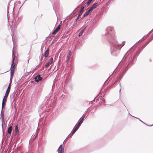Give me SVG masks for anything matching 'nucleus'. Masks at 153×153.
Listing matches in <instances>:
<instances>
[{
    "label": "nucleus",
    "mask_w": 153,
    "mask_h": 153,
    "mask_svg": "<svg viewBox=\"0 0 153 153\" xmlns=\"http://www.w3.org/2000/svg\"><path fill=\"white\" fill-rule=\"evenodd\" d=\"M10 85H9L7 89L5 95L4 96L2 104V109L4 108V105L5 103L6 102V99L8 95L9 94V93L10 92Z\"/></svg>",
    "instance_id": "nucleus-1"
},
{
    "label": "nucleus",
    "mask_w": 153,
    "mask_h": 153,
    "mask_svg": "<svg viewBox=\"0 0 153 153\" xmlns=\"http://www.w3.org/2000/svg\"><path fill=\"white\" fill-rule=\"evenodd\" d=\"M15 58H13V59L12 64H11V67L10 68V77L11 78L13 76L14 74V66H15V65L14 64V60Z\"/></svg>",
    "instance_id": "nucleus-2"
},
{
    "label": "nucleus",
    "mask_w": 153,
    "mask_h": 153,
    "mask_svg": "<svg viewBox=\"0 0 153 153\" xmlns=\"http://www.w3.org/2000/svg\"><path fill=\"white\" fill-rule=\"evenodd\" d=\"M63 146H64L62 145H61L60 146L57 150L58 153H64V148Z\"/></svg>",
    "instance_id": "nucleus-3"
},
{
    "label": "nucleus",
    "mask_w": 153,
    "mask_h": 153,
    "mask_svg": "<svg viewBox=\"0 0 153 153\" xmlns=\"http://www.w3.org/2000/svg\"><path fill=\"white\" fill-rule=\"evenodd\" d=\"M60 25H59L56 28L54 31L52 32V34H55L57 33L60 29Z\"/></svg>",
    "instance_id": "nucleus-4"
},
{
    "label": "nucleus",
    "mask_w": 153,
    "mask_h": 153,
    "mask_svg": "<svg viewBox=\"0 0 153 153\" xmlns=\"http://www.w3.org/2000/svg\"><path fill=\"white\" fill-rule=\"evenodd\" d=\"M42 79V78L39 75L37 76L35 78V80L37 82H38L40 81H41Z\"/></svg>",
    "instance_id": "nucleus-5"
},
{
    "label": "nucleus",
    "mask_w": 153,
    "mask_h": 153,
    "mask_svg": "<svg viewBox=\"0 0 153 153\" xmlns=\"http://www.w3.org/2000/svg\"><path fill=\"white\" fill-rule=\"evenodd\" d=\"M97 3H95L94 4L92 7L90 9L92 11L93 9L95 8L97 6Z\"/></svg>",
    "instance_id": "nucleus-6"
},
{
    "label": "nucleus",
    "mask_w": 153,
    "mask_h": 153,
    "mask_svg": "<svg viewBox=\"0 0 153 153\" xmlns=\"http://www.w3.org/2000/svg\"><path fill=\"white\" fill-rule=\"evenodd\" d=\"M92 11L89 9L87 11L85 12L83 15V16L85 17L88 15L90 13H91Z\"/></svg>",
    "instance_id": "nucleus-7"
},
{
    "label": "nucleus",
    "mask_w": 153,
    "mask_h": 153,
    "mask_svg": "<svg viewBox=\"0 0 153 153\" xmlns=\"http://www.w3.org/2000/svg\"><path fill=\"white\" fill-rule=\"evenodd\" d=\"M85 117V116H84V117H83L81 119V120L78 123V125H77V126L78 127H79V126H80V125H81V124H82V122H83V120L84 118Z\"/></svg>",
    "instance_id": "nucleus-8"
},
{
    "label": "nucleus",
    "mask_w": 153,
    "mask_h": 153,
    "mask_svg": "<svg viewBox=\"0 0 153 153\" xmlns=\"http://www.w3.org/2000/svg\"><path fill=\"white\" fill-rule=\"evenodd\" d=\"M49 54V50L48 49L44 53V56L45 57H47Z\"/></svg>",
    "instance_id": "nucleus-9"
},
{
    "label": "nucleus",
    "mask_w": 153,
    "mask_h": 153,
    "mask_svg": "<svg viewBox=\"0 0 153 153\" xmlns=\"http://www.w3.org/2000/svg\"><path fill=\"white\" fill-rule=\"evenodd\" d=\"M84 8V7H82L81 9L80 10V11L79 13V16H81L83 13V10Z\"/></svg>",
    "instance_id": "nucleus-10"
},
{
    "label": "nucleus",
    "mask_w": 153,
    "mask_h": 153,
    "mask_svg": "<svg viewBox=\"0 0 153 153\" xmlns=\"http://www.w3.org/2000/svg\"><path fill=\"white\" fill-rule=\"evenodd\" d=\"M12 129V126H10L8 128L7 130L8 133L10 134L11 132V131Z\"/></svg>",
    "instance_id": "nucleus-11"
},
{
    "label": "nucleus",
    "mask_w": 153,
    "mask_h": 153,
    "mask_svg": "<svg viewBox=\"0 0 153 153\" xmlns=\"http://www.w3.org/2000/svg\"><path fill=\"white\" fill-rule=\"evenodd\" d=\"M71 54V51H69V52H68V55L67 56V59L66 61H68V60H69V58L70 57Z\"/></svg>",
    "instance_id": "nucleus-12"
},
{
    "label": "nucleus",
    "mask_w": 153,
    "mask_h": 153,
    "mask_svg": "<svg viewBox=\"0 0 153 153\" xmlns=\"http://www.w3.org/2000/svg\"><path fill=\"white\" fill-rule=\"evenodd\" d=\"M85 29H83V30H82L79 33V36H81L82 35L83 33L85 31Z\"/></svg>",
    "instance_id": "nucleus-13"
},
{
    "label": "nucleus",
    "mask_w": 153,
    "mask_h": 153,
    "mask_svg": "<svg viewBox=\"0 0 153 153\" xmlns=\"http://www.w3.org/2000/svg\"><path fill=\"white\" fill-rule=\"evenodd\" d=\"M79 128V127L77 126H76V127L73 131L72 132V135Z\"/></svg>",
    "instance_id": "nucleus-14"
},
{
    "label": "nucleus",
    "mask_w": 153,
    "mask_h": 153,
    "mask_svg": "<svg viewBox=\"0 0 153 153\" xmlns=\"http://www.w3.org/2000/svg\"><path fill=\"white\" fill-rule=\"evenodd\" d=\"M15 131L16 133H17L18 131V127L17 126H16L15 127Z\"/></svg>",
    "instance_id": "nucleus-15"
},
{
    "label": "nucleus",
    "mask_w": 153,
    "mask_h": 153,
    "mask_svg": "<svg viewBox=\"0 0 153 153\" xmlns=\"http://www.w3.org/2000/svg\"><path fill=\"white\" fill-rule=\"evenodd\" d=\"M53 62V59L52 58H51L49 61H48V62L51 64H52Z\"/></svg>",
    "instance_id": "nucleus-16"
},
{
    "label": "nucleus",
    "mask_w": 153,
    "mask_h": 153,
    "mask_svg": "<svg viewBox=\"0 0 153 153\" xmlns=\"http://www.w3.org/2000/svg\"><path fill=\"white\" fill-rule=\"evenodd\" d=\"M51 64L48 62H47L45 65V66L46 67H47L49 66Z\"/></svg>",
    "instance_id": "nucleus-17"
},
{
    "label": "nucleus",
    "mask_w": 153,
    "mask_h": 153,
    "mask_svg": "<svg viewBox=\"0 0 153 153\" xmlns=\"http://www.w3.org/2000/svg\"><path fill=\"white\" fill-rule=\"evenodd\" d=\"M92 1V0H88V2L87 3V5H89Z\"/></svg>",
    "instance_id": "nucleus-18"
},
{
    "label": "nucleus",
    "mask_w": 153,
    "mask_h": 153,
    "mask_svg": "<svg viewBox=\"0 0 153 153\" xmlns=\"http://www.w3.org/2000/svg\"><path fill=\"white\" fill-rule=\"evenodd\" d=\"M3 117H2V121H3L4 120L3 114Z\"/></svg>",
    "instance_id": "nucleus-19"
},
{
    "label": "nucleus",
    "mask_w": 153,
    "mask_h": 153,
    "mask_svg": "<svg viewBox=\"0 0 153 153\" xmlns=\"http://www.w3.org/2000/svg\"><path fill=\"white\" fill-rule=\"evenodd\" d=\"M79 16H79V15L77 17V19H79Z\"/></svg>",
    "instance_id": "nucleus-20"
},
{
    "label": "nucleus",
    "mask_w": 153,
    "mask_h": 153,
    "mask_svg": "<svg viewBox=\"0 0 153 153\" xmlns=\"http://www.w3.org/2000/svg\"><path fill=\"white\" fill-rule=\"evenodd\" d=\"M51 68V67H50V68H49V69H50Z\"/></svg>",
    "instance_id": "nucleus-21"
},
{
    "label": "nucleus",
    "mask_w": 153,
    "mask_h": 153,
    "mask_svg": "<svg viewBox=\"0 0 153 153\" xmlns=\"http://www.w3.org/2000/svg\"><path fill=\"white\" fill-rule=\"evenodd\" d=\"M92 0V1L93 0Z\"/></svg>",
    "instance_id": "nucleus-22"
}]
</instances>
